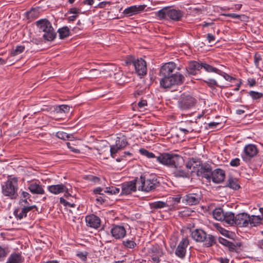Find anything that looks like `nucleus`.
Listing matches in <instances>:
<instances>
[{"label": "nucleus", "mask_w": 263, "mask_h": 263, "mask_svg": "<svg viewBox=\"0 0 263 263\" xmlns=\"http://www.w3.org/2000/svg\"><path fill=\"white\" fill-rule=\"evenodd\" d=\"M136 181L138 190L145 192L154 190L159 183L157 176L153 174L142 175L139 179H136Z\"/></svg>", "instance_id": "f257e3e1"}, {"label": "nucleus", "mask_w": 263, "mask_h": 263, "mask_svg": "<svg viewBox=\"0 0 263 263\" xmlns=\"http://www.w3.org/2000/svg\"><path fill=\"white\" fill-rule=\"evenodd\" d=\"M157 161L160 164L172 168L179 167V162L182 159V157L173 153H163L156 157Z\"/></svg>", "instance_id": "f03ea898"}, {"label": "nucleus", "mask_w": 263, "mask_h": 263, "mask_svg": "<svg viewBox=\"0 0 263 263\" xmlns=\"http://www.w3.org/2000/svg\"><path fill=\"white\" fill-rule=\"evenodd\" d=\"M156 14L160 20L179 21L183 17L184 13L179 9L164 7L156 12Z\"/></svg>", "instance_id": "7ed1b4c3"}, {"label": "nucleus", "mask_w": 263, "mask_h": 263, "mask_svg": "<svg viewBox=\"0 0 263 263\" xmlns=\"http://www.w3.org/2000/svg\"><path fill=\"white\" fill-rule=\"evenodd\" d=\"M17 179L15 177L9 178L2 186V194L11 199H15L17 198Z\"/></svg>", "instance_id": "20e7f679"}, {"label": "nucleus", "mask_w": 263, "mask_h": 263, "mask_svg": "<svg viewBox=\"0 0 263 263\" xmlns=\"http://www.w3.org/2000/svg\"><path fill=\"white\" fill-rule=\"evenodd\" d=\"M40 31L44 32V39L48 41H53L56 37L55 32L51 23L47 19H41L36 22Z\"/></svg>", "instance_id": "39448f33"}, {"label": "nucleus", "mask_w": 263, "mask_h": 263, "mask_svg": "<svg viewBox=\"0 0 263 263\" xmlns=\"http://www.w3.org/2000/svg\"><path fill=\"white\" fill-rule=\"evenodd\" d=\"M185 80L184 77L179 72H176L171 76L161 77L160 84L164 88H170L173 85H181Z\"/></svg>", "instance_id": "423d86ee"}, {"label": "nucleus", "mask_w": 263, "mask_h": 263, "mask_svg": "<svg viewBox=\"0 0 263 263\" xmlns=\"http://www.w3.org/2000/svg\"><path fill=\"white\" fill-rule=\"evenodd\" d=\"M127 141L124 136L117 137L115 140V143L110 146V152L112 158H115L116 154L120 151L123 149L127 145Z\"/></svg>", "instance_id": "0eeeda50"}, {"label": "nucleus", "mask_w": 263, "mask_h": 263, "mask_svg": "<svg viewBox=\"0 0 263 263\" xmlns=\"http://www.w3.org/2000/svg\"><path fill=\"white\" fill-rule=\"evenodd\" d=\"M196 100L189 94L183 93L181 95L178 102V106L182 110H187L194 106Z\"/></svg>", "instance_id": "6e6552de"}, {"label": "nucleus", "mask_w": 263, "mask_h": 263, "mask_svg": "<svg viewBox=\"0 0 263 263\" xmlns=\"http://www.w3.org/2000/svg\"><path fill=\"white\" fill-rule=\"evenodd\" d=\"M258 153V149L255 144H249L246 145L241 154L242 160L246 162H249L255 157Z\"/></svg>", "instance_id": "1a4fd4ad"}, {"label": "nucleus", "mask_w": 263, "mask_h": 263, "mask_svg": "<svg viewBox=\"0 0 263 263\" xmlns=\"http://www.w3.org/2000/svg\"><path fill=\"white\" fill-rule=\"evenodd\" d=\"M147 254L151 258V261L157 262L160 261V258L164 255V252L163 249L156 244L148 248Z\"/></svg>", "instance_id": "9d476101"}, {"label": "nucleus", "mask_w": 263, "mask_h": 263, "mask_svg": "<svg viewBox=\"0 0 263 263\" xmlns=\"http://www.w3.org/2000/svg\"><path fill=\"white\" fill-rule=\"evenodd\" d=\"M33 209H35L36 210H37L36 205H20V207L18 208L14 211V215L17 219L21 220L27 216V214L29 211H32Z\"/></svg>", "instance_id": "9b49d317"}, {"label": "nucleus", "mask_w": 263, "mask_h": 263, "mask_svg": "<svg viewBox=\"0 0 263 263\" xmlns=\"http://www.w3.org/2000/svg\"><path fill=\"white\" fill-rule=\"evenodd\" d=\"M28 189L33 194L43 195L45 191L39 180L28 181Z\"/></svg>", "instance_id": "f8f14e48"}, {"label": "nucleus", "mask_w": 263, "mask_h": 263, "mask_svg": "<svg viewBox=\"0 0 263 263\" xmlns=\"http://www.w3.org/2000/svg\"><path fill=\"white\" fill-rule=\"evenodd\" d=\"M135 67L136 72L139 76L145 75L147 73L146 62L142 59H137L132 61Z\"/></svg>", "instance_id": "ddd939ff"}, {"label": "nucleus", "mask_w": 263, "mask_h": 263, "mask_svg": "<svg viewBox=\"0 0 263 263\" xmlns=\"http://www.w3.org/2000/svg\"><path fill=\"white\" fill-rule=\"evenodd\" d=\"M136 179L126 182L121 184V195H128L135 192L137 189Z\"/></svg>", "instance_id": "4468645a"}, {"label": "nucleus", "mask_w": 263, "mask_h": 263, "mask_svg": "<svg viewBox=\"0 0 263 263\" xmlns=\"http://www.w3.org/2000/svg\"><path fill=\"white\" fill-rule=\"evenodd\" d=\"M110 233L113 237L116 239L123 238L126 234V231L124 226L113 225L110 229Z\"/></svg>", "instance_id": "2eb2a0df"}, {"label": "nucleus", "mask_w": 263, "mask_h": 263, "mask_svg": "<svg viewBox=\"0 0 263 263\" xmlns=\"http://www.w3.org/2000/svg\"><path fill=\"white\" fill-rule=\"evenodd\" d=\"M189 244V241L186 238H183L179 242L175 250V254L180 258H183L186 254V248Z\"/></svg>", "instance_id": "dca6fc26"}, {"label": "nucleus", "mask_w": 263, "mask_h": 263, "mask_svg": "<svg viewBox=\"0 0 263 263\" xmlns=\"http://www.w3.org/2000/svg\"><path fill=\"white\" fill-rule=\"evenodd\" d=\"M249 215L246 213H239L235 216V224L240 227H246L249 223Z\"/></svg>", "instance_id": "f3484780"}, {"label": "nucleus", "mask_w": 263, "mask_h": 263, "mask_svg": "<svg viewBox=\"0 0 263 263\" xmlns=\"http://www.w3.org/2000/svg\"><path fill=\"white\" fill-rule=\"evenodd\" d=\"M86 226L93 229H98L101 224V220L99 217L93 214L87 215L85 217Z\"/></svg>", "instance_id": "a211bd4d"}, {"label": "nucleus", "mask_w": 263, "mask_h": 263, "mask_svg": "<svg viewBox=\"0 0 263 263\" xmlns=\"http://www.w3.org/2000/svg\"><path fill=\"white\" fill-rule=\"evenodd\" d=\"M175 68L176 64L174 62L165 63L161 67L159 76L160 77L171 76Z\"/></svg>", "instance_id": "6ab92c4d"}, {"label": "nucleus", "mask_w": 263, "mask_h": 263, "mask_svg": "<svg viewBox=\"0 0 263 263\" xmlns=\"http://www.w3.org/2000/svg\"><path fill=\"white\" fill-rule=\"evenodd\" d=\"M47 189L49 192L55 195L65 193V196H66V194L68 193V188L62 183L49 185L47 187Z\"/></svg>", "instance_id": "aec40b11"}, {"label": "nucleus", "mask_w": 263, "mask_h": 263, "mask_svg": "<svg viewBox=\"0 0 263 263\" xmlns=\"http://www.w3.org/2000/svg\"><path fill=\"white\" fill-rule=\"evenodd\" d=\"M224 171L221 169L217 168L212 171L211 179L216 183L222 182L225 178Z\"/></svg>", "instance_id": "412c9836"}, {"label": "nucleus", "mask_w": 263, "mask_h": 263, "mask_svg": "<svg viewBox=\"0 0 263 263\" xmlns=\"http://www.w3.org/2000/svg\"><path fill=\"white\" fill-rule=\"evenodd\" d=\"M145 7L146 5H144L139 6L134 5L124 9L123 13L127 16H130L141 12Z\"/></svg>", "instance_id": "4be33fe9"}, {"label": "nucleus", "mask_w": 263, "mask_h": 263, "mask_svg": "<svg viewBox=\"0 0 263 263\" xmlns=\"http://www.w3.org/2000/svg\"><path fill=\"white\" fill-rule=\"evenodd\" d=\"M212 172L211 166L209 164H204L198 170L197 174L198 176H201L210 181Z\"/></svg>", "instance_id": "5701e85b"}, {"label": "nucleus", "mask_w": 263, "mask_h": 263, "mask_svg": "<svg viewBox=\"0 0 263 263\" xmlns=\"http://www.w3.org/2000/svg\"><path fill=\"white\" fill-rule=\"evenodd\" d=\"M184 199L189 205H195L199 202L201 199V195L197 193L189 194L185 196Z\"/></svg>", "instance_id": "b1692460"}, {"label": "nucleus", "mask_w": 263, "mask_h": 263, "mask_svg": "<svg viewBox=\"0 0 263 263\" xmlns=\"http://www.w3.org/2000/svg\"><path fill=\"white\" fill-rule=\"evenodd\" d=\"M201 69V63L196 61H191L189 62L187 67L186 68V71L189 74L195 75L196 70H200Z\"/></svg>", "instance_id": "393cba45"}, {"label": "nucleus", "mask_w": 263, "mask_h": 263, "mask_svg": "<svg viewBox=\"0 0 263 263\" xmlns=\"http://www.w3.org/2000/svg\"><path fill=\"white\" fill-rule=\"evenodd\" d=\"M30 198L31 195L28 192L21 190L19 201L20 205L31 206L29 204V201H31Z\"/></svg>", "instance_id": "a878e982"}, {"label": "nucleus", "mask_w": 263, "mask_h": 263, "mask_svg": "<svg viewBox=\"0 0 263 263\" xmlns=\"http://www.w3.org/2000/svg\"><path fill=\"white\" fill-rule=\"evenodd\" d=\"M193 238L196 241L203 242L206 238V233L200 229H197L192 232Z\"/></svg>", "instance_id": "bb28decb"}, {"label": "nucleus", "mask_w": 263, "mask_h": 263, "mask_svg": "<svg viewBox=\"0 0 263 263\" xmlns=\"http://www.w3.org/2000/svg\"><path fill=\"white\" fill-rule=\"evenodd\" d=\"M23 257L20 253H12L7 258L6 263H22Z\"/></svg>", "instance_id": "cd10ccee"}, {"label": "nucleus", "mask_w": 263, "mask_h": 263, "mask_svg": "<svg viewBox=\"0 0 263 263\" xmlns=\"http://www.w3.org/2000/svg\"><path fill=\"white\" fill-rule=\"evenodd\" d=\"M226 212L221 208H216L213 211V216L215 219L218 221H222L224 219V214Z\"/></svg>", "instance_id": "c85d7f7f"}, {"label": "nucleus", "mask_w": 263, "mask_h": 263, "mask_svg": "<svg viewBox=\"0 0 263 263\" xmlns=\"http://www.w3.org/2000/svg\"><path fill=\"white\" fill-rule=\"evenodd\" d=\"M235 216L233 213L227 212L224 214V219L222 220V221L229 225L233 226V224H235Z\"/></svg>", "instance_id": "c756f323"}, {"label": "nucleus", "mask_w": 263, "mask_h": 263, "mask_svg": "<svg viewBox=\"0 0 263 263\" xmlns=\"http://www.w3.org/2000/svg\"><path fill=\"white\" fill-rule=\"evenodd\" d=\"M263 223L262 218L260 216L252 215L249 217V223L251 227H256Z\"/></svg>", "instance_id": "7c9ffc66"}, {"label": "nucleus", "mask_w": 263, "mask_h": 263, "mask_svg": "<svg viewBox=\"0 0 263 263\" xmlns=\"http://www.w3.org/2000/svg\"><path fill=\"white\" fill-rule=\"evenodd\" d=\"M170 206L167 201H158L150 203L151 208L155 210L168 208Z\"/></svg>", "instance_id": "2f4dec72"}, {"label": "nucleus", "mask_w": 263, "mask_h": 263, "mask_svg": "<svg viewBox=\"0 0 263 263\" xmlns=\"http://www.w3.org/2000/svg\"><path fill=\"white\" fill-rule=\"evenodd\" d=\"M203 68L208 72H215L218 74L220 70L212 66L211 65L205 63H201V69Z\"/></svg>", "instance_id": "473e14b6"}, {"label": "nucleus", "mask_w": 263, "mask_h": 263, "mask_svg": "<svg viewBox=\"0 0 263 263\" xmlns=\"http://www.w3.org/2000/svg\"><path fill=\"white\" fill-rule=\"evenodd\" d=\"M39 9L32 8L29 11L26 13V16L29 20H33L39 16Z\"/></svg>", "instance_id": "72a5a7b5"}, {"label": "nucleus", "mask_w": 263, "mask_h": 263, "mask_svg": "<svg viewBox=\"0 0 263 263\" xmlns=\"http://www.w3.org/2000/svg\"><path fill=\"white\" fill-rule=\"evenodd\" d=\"M58 32L61 39H64L68 37L70 34V31L67 27H64L59 29Z\"/></svg>", "instance_id": "f704fd0d"}, {"label": "nucleus", "mask_w": 263, "mask_h": 263, "mask_svg": "<svg viewBox=\"0 0 263 263\" xmlns=\"http://www.w3.org/2000/svg\"><path fill=\"white\" fill-rule=\"evenodd\" d=\"M227 186L235 190L238 189L240 187V186L238 184L237 179L233 178H229Z\"/></svg>", "instance_id": "c9c22d12"}, {"label": "nucleus", "mask_w": 263, "mask_h": 263, "mask_svg": "<svg viewBox=\"0 0 263 263\" xmlns=\"http://www.w3.org/2000/svg\"><path fill=\"white\" fill-rule=\"evenodd\" d=\"M25 49V47L24 45L17 46L15 48L12 49L11 51V54L12 56H16L22 53Z\"/></svg>", "instance_id": "e433bc0d"}, {"label": "nucleus", "mask_w": 263, "mask_h": 263, "mask_svg": "<svg viewBox=\"0 0 263 263\" xmlns=\"http://www.w3.org/2000/svg\"><path fill=\"white\" fill-rule=\"evenodd\" d=\"M122 244L125 248L128 249H134L137 245L134 240L128 239L123 240Z\"/></svg>", "instance_id": "4c0bfd02"}, {"label": "nucleus", "mask_w": 263, "mask_h": 263, "mask_svg": "<svg viewBox=\"0 0 263 263\" xmlns=\"http://www.w3.org/2000/svg\"><path fill=\"white\" fill-rule=\"evenodd\" d=\"M204 245L209 247L212 246L215 243V239L214 236L211 235H207L206 234V238L204 240Z\"/></svg>", "instance_id": "58836bf2"}, {"label": "nucleus", "mask_w": 263, "mask_h": 263, "mask_svg": "<svg viewBox=\"0 0 263 263\" xmlns=\"http://www.w3.org/2000/svg\"><path fill=\"white\" fill-rule=\"evenodd\" d=\"M203 82L206 83L209 87L212 89L214 88L216 86L221 87V86L218 84L216 80L214 79H208L203 80Z\"/></svg>", "instance_id": "ea45409f"}, {"label": "nucleus", "mask_w": 263, "mask_h": 263, "mask_svg": "<svg viewBox=\"0 0 263 263\" xmlns=\"http://www.w3.org/2000/svg\"><path fill=\"white\" fill-rule=\"evenodd\" d=\"M9 253V249L7 247H3L0 246V260H3L7 257Z\"/></svg>", "instance_id": "a19ab883"}, {"label": "nucleus", "mask_w": 263, "mask_h": 263, "mask_svg": "<svg viewBox=\"0 0 263 263\" xmlns=\"http://www.w3.org/2000/svg\"><path fill=\"white\" fill-rule=\"evenodd\" d=\"M175 170L173 171V174L175 177H185L187 175L186 172L180 169L179 166L177 168H175Z\"/></svg>", "instance_id": "79ce46f5"}, {"label": "nucleus", "mask_w": 263, "mask_h": 263, "mask_svg": "<svg viewBox=\"0 0 263 263\" xmlns=\"http://www.w3.org/2000/svg\"><path fill=\"white\" fill-rule=\"evenodd\" d=\"M139 153L143 156L146 157L148 158H156L155 154L152 152H149L148 151L144 148H140L139 149Z\"/></svg>", "instance_id": "37998d69"}, {"label": "nucleus", "mask_w": 263, "mask_h": 263, "mask_svg": "<svg viewBox=\"0 0 263 263\" xmlns=\"http://www.w3.org/2000/svg\"><path fill=\"white\" fill-rule=\"evenodd\" d=\"M104 192L110 194H117L120 192V188L113 186L106 187Z\"/></svg>", "instance_id": "c03bdc74"}, {"label": "nucleus", "mask_w": 263, "mask_h": 263, "mask_svg": "<svg viewBox=\"0 0 263 263\" xmlns=\"http://www.w3.org/2000/svg\"><path fill=\"white\" fill-rule=\"evenodd\" d=\"M218 74L221 76L226 81L232 82L233 81L235 80V78L230 76L229 74L220 70Z\"/></svg>", "instance_id": "a18cd8bd"}, {"label": "nucleus", "mask_w": 263, "mask_h": 263, "mask_svg": "<svg viewBox=\"0 0 263 263\" xmlns=\"http://www.w3.org/2000/svg\"><path fill=\"white\" fill-rule=\"evenodd\" d=\"M70 106L67 105H60L56 109V110L58 112H64L67 113L70 110Z\"/></svg>", "instance_id": "49530a36"}, {"label": "nucleus", "mask_w": 263, "mask_h": 263, "mask_svg": "<svg viewBox=\"0 0 263 263\" xmlns=\"http://www.w3.org/2000/svg\"><path fill=\"white\" fill-rule=\"evenodd\" d=\"M249 94L252 99L254 100L259 99L262 96V93L254 91H250Z\"/></svg>", "instance_id": "de8ad7c7"}, {"label": "nucleus", "mask_w": 263, "mask_h": 263, "mask_svg": "<svg viewBox=\"0 0 263 263\" xmlns=\"http://www.w3.org/2000/svg\"><path fill=\"white\" fill-rule=\"evenodd\" d=\"M214 226L222 235L223 236H227L229 233L228 231L222 228L218 223L214 224Z\"/></svg>", "instance_id": "09e8293b"}, {"label": "nucleus", "mask_w": 263, "mask_h": 263, "mask_svg": "<svg viewBox=\"0 0 263 263\" xmlns=\"http://www.w3.org/2000/svg\"><path fill=\"white\" fill-rule=\"evenodd\" d=\"M77 256L84 262H85L87 260V253L84 252H79L77 254Z\"/></svg>", "instance_id": "8fccbe9b"}, {"label": "nucleus", "mask_w": 263, "mask_h": 263, "mask_svg": "<svg viewBox=\"0 0 263 263\" xmlns=\"http://www.w3.org/2000/svg\"><path fill=\"white\" fill-rule=\"evenodd\" d=\"M56 136L59 139L66 140H67L68 134H67L64 132L60 131V132H58L57 133Z\"/></svg>", "instance_id": "3c124183"}, {"label": "nucleus", "mask_w": 263, "mask_h": 263, "mask_svg": "<svg viewBox=\"0 0 263 263\" xmlns=\"http://www.w3.org/2000/svg\"><path fill=\"white\" fill-rule=\"evenodd\" d=\"M229 243V244L228 245L227 247L230 249L231 251H235L237 247H240V243H236V244H234L230 241Z\"/></svg>", "instance_id": "603ef678"}, {"label": "nucleus", "mask_w": 263, "mask_h": 263, "mask_svg": "<svg viewBox=\"0 0 263 263\" xmlns=\"http://www.w3.org/2000/svg\"><path fill=\"white\" fill-rule=\"evenodd\" d=\"M224 16L232 17L233 18H238L240 19L241 16H244L245 15H238L235 13H227V14H223Z\"/></svg>", "instance_id": "864d4df0"}, {"label": "nucleus", "mask_w": 263, "mask_h": 263, "mask_svg": "<svg viewBox=\"0 0 263 263\" xmlns=\"http://www.w3.org/2000/svg\"><path fill=\"white\" fill-rule=\"evenodd\" d=\"M240 160L238 158L232 159L230 162V165L232 166H238L239 165Z\"/></svg>", "instance_id": "5fc2aeb1"}, {"label": "nucleus", "mask_w": 263, "mask_h": 263, "mask_svg": "<svg viewBox=\"0 0 263 263\" xmlns=\"http://www.w3.org/2000/svg\"><path fill=\"white\" fill-rule=\"evenodd\" d=\"M261 60V56L259 54H255L254 55V63L256 67H258L259 62Z\"/></svg>", "instance_id": "6e6d98bb"}, {"label": "nucleus", "mask_w": 263, "mask_h": 263, "mask_svg": "<svg viewBox=\"0 0 263 263\" xmlns=\"http://www.w3.org/2000/svg\"><path fill=\"white\" fill-rule=\"evenodd\" d=\"M138 105L139 108L141 109L147 106V101L145 100H141L138 103Z\"/></svg>", "instance_id": "4d7b16f0"}, {"label": "nucleus", "mask_w": 263, "mask_h": 263, "mask_svg": "<svg viewBox=\"0 0 263 263\" xmlns=\"http://www.w3.org/2000/svg\"><path fill=\"white\" fill-rule=\"evenodd\" d=\"M80 11H81L80 9L76 8H71L69 10V12L70 13L73 14L74 15H77V14L80 13Z\"/></svg>", "instance_id": "13d9d810"}, {"label": "nucleus", "mask_w": 263, "mask_h": 263, "mask_svg": "<svg viewBox=\"0 0 263 263\" xmlns=\"http://www.w3.org/2000/svg\"><path fill=\"white\" fill-rule=\"evenodd\" d=\"M219 242L221 244H222V245H224V246H225L227 247L228 245H229V242H230V241H229V240H228L227 239H225V238H219Z\"/></svg>", "instance_id": "bf43d9fd"}, {"label": "nucleus", "mask_w": 263, "mask_h": 263, "mask_svg": "<svg viewBox=\"0 0 263 263\" xmlns=\"http://www.w3.org/2000/svg\"><path fill=\"white\" fill-rule=\"evenodd\" d=\"M67 147L71 150L72 152L75 153H79L80 152V151L78 149L72 147L70 143L67 142Z\"/></svg>", "instance_id": "052dcab7"}, {"label": "nucleus", "mask_w": 263, "mask_h": 263, "mask_svg": "<svg viewBox=\"0 0 263 263\" xmlns=\"http://www.w3.org/2000/svg\"><path fill=\"white\" fill-rule=\"evenodd\" d=\"M207 40H208L209 43H211L215 40V36L212 34L208 33L207 34Z\"/></svg>", "instance_id": "680f3d73"}, {"label": "nucleus", "mask_w": 263, "mask_h": 263, "mask_svg": "<svg viewBox=\"0 0 263 263\" xmlns=\"http://www.w3.org/2000/svg\"><path fill=\"white\" fill-rule=\"evenodd\" d=\"M170 199L171 201H174L176 203H178L180 202L181 197L180 196H177L176 197H170Z\"/></svg>", "instance_id": "e2e57ef3"}, {"label": "nucleus", "mask_w": 263, "mask_h": 263, "mask_svg": "<svg viewBox=\"0 0 263 263\" xmlns=\"http://www.w3.org/2000/svg\"><path fill=\"white\" fill-rule=\"evenodd\" d=\"M179 129L180 131L183 132L185 134L191 133L194 130V129L192 128H189V129H186V128H180Z\"/></svg>", "instance_id": "0e129e2a"}, {"label": "nucleus", "mask_w": 263, "mask_h": 263, "mask_svg": "<svg viewBox=\"0 0 263 263\" xmlns=\"http://www.w3.org/2000/svg\"><path fill=\"white\" fill-rule=\"evenodd\" d=\"M218 260L220 263H229V260L226 258L220 257V258H218Z\"/></svg>", "instance_id": "69168bd1"}, {"label": "nucleus", "mask_w": 263, "mask_h": 263, "mask_svg": "<svg viewBox=\"0 0 263 263\" xmlns=\"http://www.w3.org/2000/svg\"><path fill=\"white\" fill-rule=\"evenodd\" d=\"M60 201L61 203L63 204L65 206H67L68 204H69V202L67 201L62 197L60 198Z\"/></svg>", "instance_id": "338daca9"}, {"label": "nucleus", "mask_w": 263, "mask_h": 263, "mask_svg": "<svg viewBox=\"0 0 263 263\" xmlns=\"http://www.w3.org/2000/svg\"><path fill=\"white\" fill-rule=\"evenodd\" d=\"M94 0H85L83 2L84 5H92L93 4Z\"/></svg>", "instance_id": "774afa93"}]
</instances>
